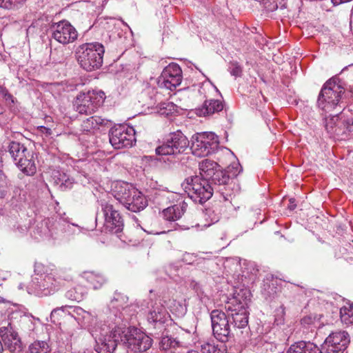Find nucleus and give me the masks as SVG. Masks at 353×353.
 Segmentation results:
<instances>
[{
	"label": "nucleus",
	"instance_id": "obj_43",
	"mask_svg": "<svg viewBox=\"0 0 353 353\" xmlns=\"http://www.w3.org/2000/svg\"><path fill=\"white\" fill-rule=\"evenodd\" d=\"M225 153H226V154H227V155H228V156H231V153H230V150H225Z\"/></svg>",
	"mask_w": 353,
	"mask_h": 353
},
{
	"label": "nucleus",
	"instance_id": "obj_1",
	"mask_svg": "<svg viewBox=\"0 0 353 353\" xmlns=\"http://www.w3.org/2000/svg\"><path fill=\"white\" fill-rule=\"evenodd\" d=\"M218 163L210 160H203L199 163L201 177L211 181L215 185V188L223 196L224 200H228L232 191V180L241 171V167L237 163L231 164L224 170L220 169Z\"/></svg>",
	"mask_w": 353,
	"mask_h": 353
},
{
	"label": "nucleus",
	"instance_id": "obj_17",
	"mask_svg": "<svg viewBox=\"0 0 353 353\" xmlns=\"http://www.w3.org/2000/svg\"><path fill=\"white\" fill-rule=\"evenodd\" d=\"M182 70L180 66L172 63L166 66L158 78L157 84L160 88L174 90L181 83Z\"/></svg>",
	"mask_w": 353,
	"mask_h": 353
},
{
	"label": "nucleus",
	"instance_id": "obj_25",
	"mask_svg": "<svg viewBox=\"0 0 353 353\" xmlns=\"http://www.w3.org/2000/svg\"><path fill=\"white\" fill-rule=\"evenodd\" d=\"M83 278L94 290L101 288L108 281L105 276L103 274L94 272H84Z\"/></svg>",
	"mask_w": 353,
	"mask_h": 353
},
{
	"label": "nucleus",
	"instance_id": "obj_21",
	"mask_svg": "<svg viewBox=\"0 0 353 353\" xmlns=\"http://www.w3.org/2000/svg\"><path fill=\"white\" fill-rule=\"evenodd\" d=\"M224 103L219 99H206L203 105L196 109V114L199 117H209L222 111Z\"/></svg>",
	"mask_w": 353,
	"mask_h": 353
},
{
	"label": "nucleus",
	"instance_id": "obj_18",
	"mask_svg": "<svg viewBox=\"0 0 353 353\" xmlns=\"http://www.w3.org/2000/svg\"><path fill=\"white\" fill-rule=\"evenodd\" d=\"M101 209L105 219V230L116 234L121 232L123 229V220L118 210L112 204L106 201L101 203Z\"/></svg>",
	"mask_w": 353,
	"mask_h": 353
},
{
	"label": "nucleus",
	"instance_id": "obj_22",
	"mask_svg": "<svg viewBox=\"0 0 353 353\" xmlns=\"http://www.w3.org/2000/svg\"><path fill=\"white\" fill-rule=\"evenodd\" d=\"M187 206L188 205L185 201L172 205L162 211V216L169 221H177L184 214Z\"/></svg>",
	"mask_w": 353,
	"mask_h": 353
},
{
	"label": "nucleus",
	"instance_id": "obj_19",
	"mask_svg": "<svg viewBox=\"0 0 353 353\" xmlns=\"http://www.w3.org/2000/svg\"><path fill=\"white\" fill-rule=\"evenodd\" d=\"M125 346L134 352H145L152 345V339L143 333L137 332V329L127 327Z\"/></svg>",
	"mask_w": 353,
	"mask_h": 353
},
{
	"label": "nucleus",
	"instance_id": "obj_14",
	"mask_svg": "<svg viewBox=\"0 0 353 353\" xmlns=\"http://www.w3.org/2000/svg\"><path fill=\"white\" fill-rule=\"evenodd\" d=\"M110 142L116 149L131 147L135 142V131L132 127L118 125L109 132Z\"/></svg>",
	"mask_w": 353,
	"mask_h": 353
},
{
	"label": "nucleus",
	"instance_id": "obj_10",
	"mask_svg": "<svg viewBox=\"0 0 353 353\" xmlns=\"http://www.w3.org/2000/svg\"><path fill=\"white\" fill-rule=\"evenodd\" d=\"M119 188L117 190L119 199L128 210L137 212L148 205L147 199L138 190L127 183H123Z\"/></svg>",
	"mask_w": 353,
	"mask_h": 353
},
{
	"label": "nucleus",
	"instance_id": "obj_36",
	"mask_svg": "<svg viewBox=\"0 0 353 353\" xmlns=\"http://www.w3.org/2000/svg\"><path fill=\"white\" fill-rule=\"evenodd\" d=\"M229 70L232 76L240 77L241 75L242 69L237 63H231Z\"/></svg>",
	"mask_w": 353,
	"mask_h": 353
},
{
	"label": "nucleus",
	"instance_id": "obj_37",
	"mask_svg": "<svg viewBox=\"0 0 353 353\" xmlns=\"http://www.w3.org/2000/svg\"><path fill=\"white\" fill-rule=\"evenodd\" d=\"M285 308L283 306H281L279 309L276 310V314L275 317V323L277 325L282 324L284 321Z\"/></svg>",
	"mask_w": 353,
	"mask_h": 353
},
{
	"label": "nucleus",
	"instance_id": "obj_5",
	"mask_svg": "<svg viewBox=\"0 0 353 353\" xmlns=\"http://www.w3.org/2000/svg\"><path fill=\"white\" fill-rule=\"evenodd\" d=\"M8 152L17 166L27 176H32L37 171L33 155L27 148L17 141H11L8 145Z\"/></svg>",
	"mask_w": 353,
	"mask_h": 353
},
{
	"label": "nucleus",
	"instance_id": "obj_11",
	"mask_svg": "<svg viewBox=\"0 0 353 353\" xmlns=\"http://www.w3.org/2000/svg\"><path fill=\"white\" fill-rule=\"evenodd\" d=\"M212 332L214 337L222 343L233 339L234 332L230 329V319L228 314L219 310H214L210 314Z\"/></svg>",
	"mask_w": 353,
	"mask_h": 353
},
{
	"label": "nucleus",
	"instance_id": "obj_31",
	"mask_svg": "<svg viewBox=\"0 0 353 353\" xmlns=\"http://www.w3.org/2000/svg\"><path fill=\"white\" fill-rule=\"evenodd\" d=\"M67 306H62L54 309L50 314L51 321L54 323H60L59 321L66 314Z\"/></svg>",
	"mask_w": 353,
	"mask_h": 353
},
{
	"label": "nucleus",
	"instance_id": "obj_40",
	"mask_svg": "<svg viewBox=\"0 0 353 353\" xmlns=\"http://www.w3.org/2000/svg\"><path fill=\"white\" fill-rule=\"evenodd\" d=\"M5 345H7L10 352H19L21 351V344L19 341H16L14 344L5 342Z\"/></svg>",
	"mask_w": 353,
	"mask_h": 353
},
{
	"label": "nucleus",
	"instance_id": "obj_2",
	"mask_svg": "<svg viewBox=\"0 0 353 353\" xmlns=\"http://www.w3.org/2000/svg\"><path fill=\"white\" fill-rule=\"evenodd\" d=\"M345 88L341 79L333 77L327 81L319 94L317 105L319 108L325 112H331L339 108L341 109L342 96L345 92Z\"/></svg>",
	"mask_w": 353,
	"mask_h": 353
},
{
	"label": "nucleus",
	"instance_id": "obj_20",
	"mask_svg": "<svg viewBox=\"0 0 353 353\" xmlns=\"http://www.w3.org/2000/svg\"><path fill=\"white\" fill-rule=\"evenodd\" d=\"M144 95H148L150 101L144 104L148 108H153L155 105L157 112L161 114H169L174 110L172 103L163 102L161 95L154 88L149 89L143 93Z\"/></svg>",
	"mask_w": 353,
	"mask_h": 353
},
{
	"label": "nucleus",
	"instance_id": "obj_8",
	"mask_svg": "<svg viewBox=\"0 0 353 353\" xmlns=\"http://www.w3.org/2000/svg\"><path fill=\"white\" fill-rule=\"evenodd\" d=\"M192 154L197 157H206L215 152L219 145L218 137L213 132L197 133L192 137Z\"/></svg>",
	"mask_w": 353,
	"mask_h": 353
},
{
	"label": "nucleus",
	"instance_id": "obj_38",
	"mask_svg": "<svg viewBox=\"0 0 353 353\" xmlns=\"http://www.w3.org/2000/svg\"><path fill=\"white\" fill-rule=\"evenodd\" d=\"M316 321V317L312 315H307L304 316L301 321V323L304 327H309L311 325H313Z\"/></svg>",
	"mask_w": 353,
	"mask_h": 353
},
{
	"label": "nucleus",
	"instance_id": "obj_34",
	"mask_svg": "<svg viewBox=\"0 0 353 353\" xmlns=\"http://www.w3.org/2000/svg\"><path fill=\"white\" fill-rule=\"evenodd\" d=\"M216 345L213 341L203 342L201 345V351L202 353H213Z\"/></svg>",
	"mask_w": 353,
	"mask_h": 353
},
{
	"label": "nucleus",
	"instance_id": "obj_35",
	"mask_svg": "<svg viewBox=\"0 0 353 353\" xmlns=\"http://www.w3.org/2000/svg\"><path fill=\"white\" fill-rule=\"evenodd\" d=\"M344 128L350 132H353V114L345 117L343 114V121L341 122Z\"/></svg>",
	"mask_w": 353,
	"mask_h": 353
},
{
	"label": "nucleus",
	"instance_id": "obj_15",
	"mask_svg": "<svg viewBox=\"0 0 353 353\" xmlns=\"http://www.w3.org/2000/svg\"><path fill=\"white\" fill-rule=\"evenodd\" d=\"M50 32L52 38L63 45L73 43L78 38L76 28L65 20L53 23L50 27Z\"/></svg>",
	"mask_w": 353,
	"mask_h": 353
},
{
	"label": "nucleus",
	"instance_id": "obj_27",
	"mask_svg": "<svg viewBox=\"0 0 353 353\" xmlns=\"http://www.w3.org/2000/svg\"><path fill=\"white\" fill-rule=\"evenodd\" d=\"M343 113L341 112L340 114L338 113L330 114V117L325 118V127L327 132L330 134H338L336 125L339 123V120L343 121Z\"/></svg>",
	"mask_w": 353,
	"mask_h": 353
},
{
	"label": "nucleus",
	"instance_id": "obj_6",
	"mask_svg": "<svg viewBox=\"0 0 353 353\" xmlns=\"http://www.w3.org/2000/svg\"><path fill=\"white\" fill-rule=\"evenodd\" d=\"M127 327L117 326L108 334L97 341L98 353H117V349L125 346Z\"/></svg>",
	"mask_w": 353,
	"mask_h": 353
},
{
	"label": "nucleus",
	"instance_id": "obj_7",
	"mask_svg": "<svg viewBox=\"0 0 353 353\" xmlns=\"http://www.w3.org/2000/svg\"><path fill=\"white\" fill-rule=\"evenodd\" d=\"M105 93L101 90H88L80 92L75 98L74 106L77 112L81 114H92L103 103Z\"/></svg>",
	"mask_w": 353,
	"mask_h": 353
},
{
	"label": "nucleus",
	"instance_id": "obj_33",
	"mask_svg": "<svg viewBox=\"0 0 353 353\" xmlns=\"http://www.w3.org/2000/svg\"><path fill=\"white\" fill-rule=\"evenodd\" d=\"M41 225H44L48 230V232L50 234V235L52 236L54 232L53 231L54 230V226L57 228V225H59V223H57L54 219H45L42 223H41Z\"/></svg>",
	"mask_w": 353,
	"mask_h": 353
},
{
	"label": "nucleus",
	"instance_id": "obj_12",
	"mask_svg": "<svg viewBox=\"0 0 353 353\" xmlns=\"http://www.w3.org/2000/svg\"><path fill=\"white\" fill-rule=\"evenodd\" d=\"M230 323L233 325L234 334L241 337L243 334V329H246L248 325L249 312L247 308L241 303H237L236 301L228 303L225 306Z\"/></svg>",
	"mask_w": 353,
	"mask_h": 353
},
{
	"label": "nucleus",
	"instance_id": "obj_44",
	"mask_svg": "<svg viewBox=\"0 0 353 353\" xmlns=\"http://www.w3.org/2000/svg\"><path fill=\"white\" fill-rule=\"evenodd\" d=\"M350 92L352 93L353 94V86L350 88Z\"/></svg>",
	"mask_w": 353,
	"mask_h": 353
},
{
	"label": "nucleus",
	"instance_id": "obj_16",
	"mask_svg": "<svg viewBox=\"0 0 353 353\" xmlns=\"http://www.w3.org/2000/svg\"><path fill=\"white\" fill-rule=\"evenodd\" d=\"M350 342V335L347 332H332L323 343L321 352L322 353H346Z\"/></svg>",
	"mask_w": 353,
	"mask_h": 353
},
{
	"label": "nucleus",
	"instance_id": "obj_9",
	"mask_svg": "<svg viewBox=\"0 0 353 353\" xmlns=\"http://www.w3.org/2000/svg\"><path fill=\"white\" fill-rule=\"evenodd\" d=\"M190 142L188 138L181 132L170 133L164 143L156 148L158 155L177 156L184 153L189 148Z\"/></svg>",
	"mask_w": 353,
	"mask_h": 353
},
{
	"label": "nucleus",
	"instance_id": "obj_13",
	"mask_svg": "<svg viewBox=\"0 0 353 353\" xmlns=\"http://www.w3.org/2000/svg\"><path fill=\"white\" fill-rule=\"evenodd\" d=\"M63 285V281L52 274H37L32 278L30 288L37 296H48Z\"/></svg>",
	"mask_w": 353,
	"mask_h": 353
},
{
	"label": "nucleus",
	"instance_id": "obj_4",
	"mask_svg": "<svg viewBox=\"0 0 353 353\" xmlns=\"http://www.w3.org/2000/svg\"><path fill=\"white\" fill-rule=\"evenodd\" d=\"M104 52V47L101 43H86L77 48L76 57L81 68L90 72L101 68Z\"/></svg>",
	"mask_w": 353,
	"mask_h": 353
},
{
	"label": "nucleus",
	"instance_id": "obj_23",
	"mask_svg": "<svg viewBox=\"0 0 353 353\" xmlns=\"http://www.w3.org/2000/svg\"><path fill=\"white\" fill-rule=\"evenodd\" d=\"M287 353H322V352L315 344L301 341L291 345Z\"/></svg>",
	"mask_w": 353,
	"mask_h": 353
},
{
	"label": "nucleus",
	"instance_id": "obj_26",
	"mask_svg": "<svg viewBox=\"0 0 353 353\" xmlns=\"http://www.w3.org/2000/svg\"><path fill=\"white\" fill-rule=\"evenodd\" d=\"M181 345V343L176 339L168 334V332L162 333L159 347L163 350H169L176 349Z\"/></svg>",
	"mask_w": 353,
	"mask_h": 353
},
{
	"label": "nucleus",
	"instance_id": "obj_32",
	"mask_svg": "<svg viewBox=\"0 0 353 353\" xmlns=\"http://www.w3.org/2000/svg\"><path fill=\"white\" fill-rule=\"evenodd\" d=\"M26 0H0V8L4 9H13Z\"/></svg>",
	"mask_w": 353,
	"mask_h": 353
},
{
	"label": "nucleus",
	"instance_id": "obj_39",
	"mask_svg": "<svg viewBox=\"0 0 353 353\" xmlns=\"http://www.w3.org/2000/svg\"><path fill=\"white\" fill-rule=\"evenodd\" d=\"M10 323L7 326H1L0 327V336L5 341L8 338L9 334H11V328L9 327Z\"/></svg>",
	"mask_w": 353,
	"mask_h": 353
},
{
	"label": "nucleus",
	"instance_id": "obj_28",
	"mask_svg": "<svg viewBox=\"0 0 353 353\" xmlns=\"http://www.w3.org/2000/svg\"><path fill=\"white\" fill-rule=\"evenodd\" d=\"M103 123L104 120L99 117H90L83 121L81 130L85 133L91 132Z\"/></svg>",
	"mask_w": 353,
	"mask_h": 353
},
{
	"label": "nucleus",
	"instance_id": "obj_30",
	"mask_svg": "<svg viewBox=\"0 0 353 353\" xmlns=\"http://www.w3.org/2000/svg\"><path fill=\"white\" fill-rule=\"evenodd\" d=\"M340 317L342 323L345 325L353 324V305L341 307L340 310Z\"/></svg>",
	"mask_w": 353,
	"mask_h": 353
},
{
	"label": "nucleus",
	"instance_id": "obj_3",
	"mask_svg": "<svg viewBox=\"0 0 353 353\" xmlns=\"http://www.w3.org/2000/svg\"><path fill=\"white\" fill-rule=\"evenodd\" d=\"M182 186L194 202L201 204L209 200L214 192L219 193L214 184H212L211 181L198 175L186 178Z\"/></svg>",
	"mask_w": 353,
	"mask_h": 353
},
{
	"label": "nucleus",
	"instance_id": "obj_24",
	"mask_svg": "<svg viewBox=\"0 0 353 353\" xmlns=\"http://www.w3.org/2000/svg\"><path fill=\"white\" fill-rule=\"evenodd\" d=\"M168 315V313L163 305L156 304L150 310L148 319L150 322L160 323L161 324L164 323Z\"/></svg>",
	"mask_w": 353,
	"mask_h": 353
},
{
	"label": "nucleus",
	"instance_id": "obj_41",
	"mask_svg": "<svg viewBox=\"0 0 353 353\" xmlns=\"http://www.w3.org/2000/svg\"><path fill=\"white\" fill-rule=\"evenodd\" d=\"M0 93L3 95L6 101H11L13 102L12 96L8 93L5 88L0 87Z\"/></svg>",
	"mask_w": 353,
	"mask_h": 353
},
{
	"label": "nucleus",
	"instance_id": "obj_42",
	"mask_svg": "<svg viewBox=\"0 0 353 353\" xmlns=\"http://www.w3.org/2000/svg\"><path fill=\"white\" fill-rule=\"evenodd\" d=\"M227 349L224 344L216 345L213 353H226Z\"/></svg>",
	"mask_w": 353,
	"mask_h": 353
},
{
	"label": "nucleus",
	"instance_id": "obj_29",
	"mask_svg": "<svg viewBox=\"0 0 353 353\" xmlns=\"http://www.w3.org/2000/svg\"><path fill=\"white\" fill-rule=\"evenodd\" d=\"M50 351L48 343L43 341H37L30 345L27 353H50Z\"/></svg>",
	"mask_w": 353,
	"mask_h": 353
}]
</instances>
